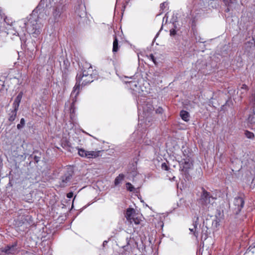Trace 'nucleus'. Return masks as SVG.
I'll return each instance as SVG.
<instances>
[{
    "label": "nucleus",
    "instance_id": "f257e3e1",
    "mask_svg": "<svg viewBox=\"0 0 255 255\" xmlns=\"http://www.w3.org/2000/svg\"><path fill=\"white\" fill-rule=\"evenodd\" d=\"M94 78L93 74H88L82 76V74H77L76 76V83L73 88L71 94V97L72 98L73 102L71 105V108H73L74 104L76 102V98L80 91V84L85 86L93 82Z\"/></svg>",
    "mask_w": 255,
    "mask_h": 255
},
{
    "label": "nucleus",
    "instance_id": "f03ea898",
    "mask_svg": "<svg viewBox=\"0 0 255 255\" xmlns=\"http://www.w3.org/2000/svg\"><path fill=\"white\" fill-rule=\"evenodd\" d=\"M216 198L213 197L209 192L202 188V192L201 196V201L202 204L207 208H212L214 204Z\"/></svg>",
    "mask_w": 255,
    "mask_h": 255
},
{
    "label": "nucleus",
    "instance_id": "7ed1b4c3",
    "mask_svg": "<svg viewBox=\"0 0 255 255\" xmlns=\"http://www.w3.org/2000/svg\"><path fill=\"white\" fill-rule=\"evenodd\" d=\"M66 1L63 0H60L57 3L54 2V5L51 6L54 16H60L66 10Z\"/></svg>",
    "mask_w": 255,
    "mask_h": 255
},
{
    "label": "nucleus",
    "instance_id": "20e7f679",
    "mask_svg": "<svg viewBox=\"0 0 255 255\" xmlns=\"http://www.w3.org/2000/svg\"><path fill=\"white\" fill-rule=\"evenodd\" d=\"M244 200L241 197H235L232 206V210L236 215L239 214L244 206Z\"/></svg>",
    "mask_w": 255,
    "mask_h": 255
},
{
    "label": "nucleus",
    "instance_id": "39448f33",
    "mask_svg": "<svg viewBox=\"0 0 255 255\" xmlns=\"http://www.w3.org/2000/svg\"><path fill=\"white\" fill-rule=\"evenodd\" d=\"M73 175V171L71 169L66 171L63 175H62L59 181V186L61 187H64L70 182Z\"/></svg>",
    "mask_w": 255,
    "mask_h": 255
},
{
    "label": "nucleus",
    "instance_id": "423d86ee",
    "mask_svg": "<svg viewBox=\"0 0 255 255\" xmlns=\"http://www.w3.org/2000/svg\"><path fill=\"white\" fill-rule=\"evenodd\" d=\"M100 151H87L83 149H80L78 151L79 155L83 157L94 158L99 156Z\"/></svg>",
    "mask_w": 255,
    "mask_h": 255
},
{
    "label": "nucleus",
    "instance_id": "0eeeda50",
    "mask_svg": "<svg viewBox=\"0 0 255 255\" xmlns=\"http://www.w3.org/2000/svg\"><path fill=\"white\" fill-rule=\"evenodd\" d=\"M16 244L12 245H7L4 248L1 249V251L4 253L6 255H14L18 252V249L16 247Z\"/></svg>",
    "mask_w": 255,
    "mask_h": 255
},
{
    "label": "nucleus",
    "instance_id": "6e6552de",
    "mask_svg": "<svg viewBox=\"0 0 255 255\" xmlns=\"http://www.w3.org/2000/svg\"><path fill=\"white\" fill-rule=\"evenodd\" d=\"M223 1L227 7L225 10L226 11L233 10V8L236 7L237 5L236 0H223Z\"/></svg>",
    "mask_w": 255,
    "mask_h": 255
},
{
    "label": "nucleus",
    "instance_id": "1a4fd4ad",
    "mask_svg": "<svg viewBox=\"0 0 255 255\" xmlns=\"http://www.w3.org/2000/svg\"><path fill=\"white\" fill-rule=\"evenodd\" d=\"M199 225V217L198 215H195L193 221L194 229L190 228L189 230L191 232H194V235L195 237H197L198 236V225Z\"/></svg>",
    "mask_w": 255,
    "mask_h": 255
},
{
    "label": "nucleus",
    "instance_id": "9d476101",
    "mask_svg": "<svg viewBox=\"0 0 255 255\" xmlns=\"http://www.w3.org/2000/svg\"><path fill=\"white\" fill-rule=\"evenodd\" d=\"M135 215L136 214L134 209L133 208L127 209L125 217L128 222L132 221V219L133 218V217L135 216Z\"/></svg>",
    "mask_w": 255,
    "mask_h": 255
},
{
    "label": "nucleus",
    "instance_id": "9b49d317",
    "mask_svg": "<svg viewBox=\"0 0 255 255\" xmlns=\"http://www.w3.org/2000/svg\"><path fill=\"white\" fill-rule=\"evenodd\" d=\"M22 95H23V93L21 92H20L18 94V95L17 96L16 98L15 99L14 101V102L13 103V105H12L13 108H14L16 110H18V109L19 104L20 103L22 97Z\"/></svg>",
    "mask_w": 255,
    "mask_h": 255
},
{
    "label": "nucleus",
    "instance_id": "f8f14e48",
    "mask_svg": "<svg viewBox=\"0 0 255 255\" xmlns=\"http://www.w3.org/2000/svg\"><path fill=\"white\" fill-rule=\"evenodd\" d=\"M42 4V1L41 0L40 4L32 11L30 16H39L41 15L42 14L41 11L43 10V7L41 6Z\"/></svg>",
    "mask_w": 255,
    "mask_h": 255
},
{
    "label": "nucleus",
    "instance_id": "ddd939ff",
    "mask_svg": "<svg viewBox=\"0 0 255 255\" xmlns=\"http://www.w3.org/2000/svg\"><path fill=\"white\" fill-rule=\"evenodd\" d=\"M248 91V87L246 85L243 84L241 87L237 91V95H239L241 98L244 97Z\"/></svg>",
    "mask_w": 255,
    "mask_h": 255
},
{
    "label": "nucleus",
    "instance_id": "4468645a",
    "mask_svg": "<svg viewBox=\"0 0 255 255\" xmlns=\"http://www.w3.org/2000/svg\"><path fill=\"white\" fill-rule=\"evenodd\" d=\"M167 5L168 3L166 2L161 3L160 5V10L161 12L159 14H157L156 16H159L160 15L163 14L164 13H165L164 16H167L168 12H166L168 9Z\"/></svg>",
    "mask_w": 255,
    "mask_h": 255
},
{
    "label": "nucleus",
    "instance_id": "2eb2a0df",
    "mask_svg": "<svg viewBox=\"0 0 255 255\" xmlns=\"http://www.w3.org/2000/svg\"><path fill=\"white\" fill-rule=\"evenodd\" d=\"M88 64H86L85 65V67H84L83 69L82 70V72L79 73V74H82V76H84V75H88V74H93V69L91 66H90L88 67Z\"/></svg>",
    "mask_w": 255,
    "mask_h": 255
},
{
    "label": "nucleus",
    "instance_id": "dca6fc26",
    "mask_svg": "<svg viewBox=\"0 0 255 255\" xmlns=\"http://www.w3.org/2000/svg\"><path fill=\"white\" fill-rule=\"evenodd\" d=\"M180 162L182 164H183V168L185 169L186 170L190 168L191 163H190L189 159H182Z\"/></svg>",
    "mask_w": 255,
    "mask_h": 255
},
{
    "label": "nucleus",
    "instance_id": "f3484780",
    "mask_svg": "<svg viewBox=\"0 0 255 255\" xmlns=\"http://www.w3.org/2000/svg\"><path fill=\"white\" fill-rule=\"evenodd\" d=\"M180 117L185 122H188L189 120V114L188 112L182 110L180 112Z\"/></svg>",
    "mask_w": 255,
    "mask_h": 255
},
{
    "label": "nucleus",
    "instance_id": "a211bd4d",
    "mask_svg": "<svg viewBox=\"0 0 255 255\" xmlns=\"http://www.w3.org/2000/svg\"><path fill=\"white\" fill-rule=\"evenodd\" d=\"M18 110H16L14 108H13V110L10 112V113L9 114V117L8 120L10 122H12L14 121V120L16 118V114H17V111Z\"/></svg>",
    "mask_w": 255,
    "mask_h": 255
},
{
    "label": "nucleus",
    "instance_id": "6ab92c4d",
    "mask_svg": "<svg viewBox=\"0 0 255 255\" xmlns=\"http://www.w3.org/2000/svg\"><path fill=\"white\" fill-rule=\"evenodd\" d=\"M125 177V175L123 174H120L118 176H117L114 181V184L115 186L119 185L123 181Z\"/></svg>",
    "mask_w": 255,
    "mask_h": 255
},
{
    "label": "nucleus",
    "instance_id": "aec40b11",
    "mask_svg": "<svg viewBox=\"0 0 255 255\" xmlns=\"http://www.w3.org/2000/svg\"><path fill=\"white\" fill-rule=\"evenodd\" d=\"M119 50V43L118 40L116 36H114V40L113 42V52H116Z\"/></svg>",
    "mask_w": 255,
    "mask_h": 255
},
{
    "label": "nucleus",
    "instance_id": "412c9836",
    "mask_svg": "<svg viewBox=\"0 0 255 255\" xmlns=\"http://www.w3.org/2000/svg\"><path fill=\"white\" fill-rule=\"evenodd\" d=\"M154 108L151 104H147L145 106L143 107V111H147V112H150L152 111Z\"/></svg>",
    "mask_w": 255,
    "mask_h": 255
},
{
    "label": "nucleus",
    "instance_id": "4be33fe9",
    "mask_svg": "<svg viewBox=\"0 0 255 255\" xmlns=\"http://www.w3.org/2000/svg\"><path fill=\"white\" fill-rule=\"evenodd\" d=\"M141 221V219L139 218L138 217H136V215L135 216L133 217V218L132 219V221H129V222L130 224L133 222L135 224L138 225L140 224Z\"/></svg>",
    "mask_w": 255,
    "mask_h": 255
},
{
    "label": "nucleus",
    "instance_id": "5701e85b",
    "mask_svg": "<svg viewBox=\"0 0 255 255\" xmlns=\"http://www.w3.org/2000/svg\"><path fill=\"white\" fill-rule=\"evenodd\" d=\"M248 121L252 124H255V114H252L249 116Z\"/></svg>",
    "mask_w": 255,
    "mask_h": 255
},
{
    "label": "nucleus",
    "instance_id": "b1692460",
    "mask_svg": "<svg viewBox=\"0 0 255 255\" xmlns=\"http://www.w3.org/2000/svg\"><path fill=\"white\" fill-rule=\"evenodd\" d=\"M25 125V120L23 118L21 119L20 124L17 125V128L18 129H21Z\"/></svg>",
    "mask_w": 255,
    "mask_h": 255
},
{
    "label": "nucleus",
    "instance_id": "393cba45",
    "mask_svg": "<svg viewBox=\"0 0 255 255\" xmlns=\"http://www.w3.org/2000/svg\"><path fill=\"white\" fill-rule=\"evenodd\" d=\"M245 135L247 138H250V139H252L254 137V133L253 132L249 131H246Z\"/></svg>",
    "mask_w": 255,
    "mask_h": 255
},
{
    "label": "nucleus",
    "instance_id": "a878e982",
    "mask_svg": "<svg viewBox=\"0 0 255 255\" xmlns=\"http://www.w3.org/2000/svg\"><path fill=\"white\" fill-rule=\"evenodd\" d=\"M177 18V17H172L171 19L170 20V22H172V24L174 26V27H175V28H177V23H176L177 21L176 20Z\"/></svg>",
    "mask_w": 255,
    "mask_h": 255
},
{
    "label": "nucleus",
    "instance_id": "bb28decb",
    "mask_svg": "<svg viewBox=\"0 0 255 255\" xmlns=\"http://www.w3.org/2000/svg\"><path fill=\"white\" fill-rule=\"evenodd\" d=\"M127 188L128 190L129 191H132L133 189H134V187L132 186V185L129 183L128 182L126 184Z\"/></svg>",
    "mask_w": 255,
    "mask_h": 255
},
{
    "label": "nucleus",
    "instance_id": "cd10ccee",
    "mask_svg": "<svg viewBox=\"0 0 255 255\" xmlns=\"http://www.w3.org/2000/svg\"><path fill=\"white\" fill-rule=\"evenodd\" d=\"M161 168L164 170H168L169 169L168 166L166 163H162L161 164Z\"/></svg>",
    "mask_w": 255,
    "mask_h": 255
},
{
    "label": "nucleus",
    "instance_id": "c85d7f7f",
    "mask_svg": "<svg viewBox=\"0 0 255 255\" xmlns=\"http://www.w3.org/2000/svg\"><path fill=\"white\" fill-rule=\"evenodd\" d=\"M210 5L212 7L216 8V7H217V5H218V4H217V1H216L213 0V1H212L210 2Z\"/></svg>",
    "mask_w": 255,
    "mask_h": 255
},
{
    "label": "nucleus",
    "instance_id": "c756f323",
    "mask_svg": "<svg viewBox=\"0 0 255 255\" xmlns=\"http://www.w3.org/2000/svg\"><path fill=\"white\" fill-rule=\"evenodd\" d=\"M163 112V109L160 107H159L158 108L156 109V110H155V112L156 114H162Z\"/></svg>",
    "mask_w": 255,
    "mask_h": 255
},
{
    "label": "nucleus",
    "instance_id": "7c9ffc66",
    "mask_svg": "<svg viewBox=\"0 0 255 255\" xmlns=\"http://www.w3.org/2000/svg\"><path fill=\"white\" fill-rule=\"evenodd\" d=\"M176 30L175 29H171L170 30V35L171 36H174L176 34Z\"/></svg>",
    "mask_w": 255,
    "mask_h": 255
},
{
    "label": "nucleus",
    "instance_id": "2f4dec72",
    "mask_svg": "<svg viewBox=\"0 0 255 255\" xmlns=\"http://www.w3.org/2000/svg\"><path fill=\"white\" fill-rule=\"evenodd\" d=\"M149 57H150V59L154 62V63L155 64H156L155 58L154 56L153 55V54H150L149 55Z\"/></svg>",
    "mask_w": 255,
    "mask_h": 255
},
{
    "label": "nucleus",
    "instance_id": "473e14b6",
    "mask_svg": "<svg viewBox=\"0 0 255 255\" xmlns=\"http://www.w3.org/2000/svg\"><path fill=\"white\" fill-rule=\"evenodd\" d=\"M73 196L72 192H69L67 194V197L68 198H71Z\"/></svg>",
    "mask_w": 255,
    "mask_h": 255
},
{
    "label": "nucleus",
    "instance_id": "72a5a7b5",
    "mask_svg": "<svg viewBox=\"0 0 255 255\" xmlns=\"http://www.w3.org/2000/svg\"><path fill=\"white\" fill-rule=\"evenodd\" d=\"M168 17H163V20H162L163 22L165 21V23H167V20H168Z\"/></svg>",
    "mask_w": 255,
    "mask_h": 255
},
{
    "label": "nucleus",
    "instance_id": "f704fd0d",
    "mask_svg": "<svg viewBox=\"0 0 255 255\" xmlns=\"http://www.w3.org/2000/svg\"><path fill=\"white\" fill-rule=\"evenodd\" d=\"M6 20H7V17H5V18H4V20L5 22H6Z\"/></svg>",
    "mask_w": 255,
    "mask_h": 255
},
{
    "label": "nucleus",
    "instance_id": "c9c22d12",
    "mask_svg": "<svg viewBox=\"0 0 255 255\" xmlns=\"http://www.w3.org/2000/svg\"><path fill=\"white\" fill-rule=\"evenodd\" d=\"M107 241H104V243H103V245H104V243H107Z\"/></svg>",
    "mask_w": 255,
    "mask_h": 255
},
{
    "label": "nucleus",
    "instance_id": "e433bc0d",
    "mask_svg": "<svg viewBox=\"0 0 255 255\" xmlns=\"http://www.w3.org/2000/svg\"><path fill=\"white\" fill-rule=\"evenodd\" d=\"M51 1H53V0H49V2H50V3H51Z\"/></svg>",
    "mask_w": 255,
    "mask_h": 255
},
{
    "label": "nucleus",
    "instance_id": "4c0bfd02",
    "mask_svg": "<svg viewBox=\"0 0 255 255\" xmlns=\"http://www.w3.org/2000/svg\"><path fill=\"white\" fill-rule=\"evenodd\" d=\"M0 16H2V14L1 13V11H0Z\"/></svg>",
    "mask_w": 255,
    "mask_h": 255
},
{
    "label": "nucleus",
    "instance_id": "58836bf2",
    "mask_svg": "<svg viewBox=\"0 0 255 255\" xmlns=\"http://www.w3.org/2000/svg\"><path fill=\"white\" fill-rule=\"evenodd\" d=\"M205 224V221L203 222V225H204Z\"/></svg>",
    "mask_w": 255,
    "mask_h": 255
}]
</instances>
